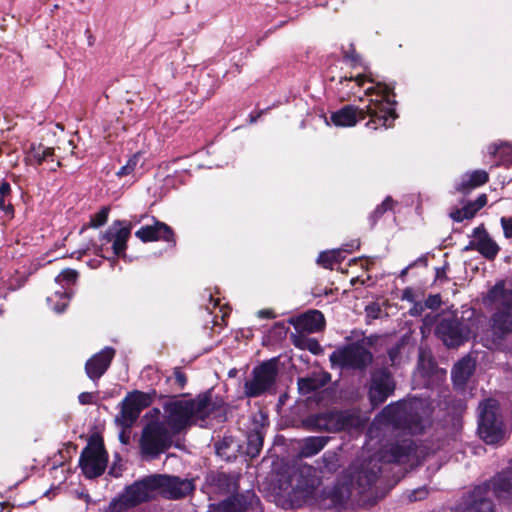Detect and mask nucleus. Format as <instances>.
Instances as JSON below:
<instances>
[{
  "label": "nucleus",
  "instance_id": "obj_1",
  "mask_svg": "<svg viewBox=\"0 0 512 512\" xmlns=\"http://www.w3.org/2000/svg\"><path fill=\"white\" fill-rule=\"evenodd\" d=\"M391 88L387 85L377 83L376 86L369 87L366 95H374L365 109H358L352 105H346L336 112H333L330 121L337 127H352L359 120L366 116L370 120L366 123V127L378 129L379 127L389 128L397 118L394 109V101L391 100Z\"/></svg>",
  "mask_w": 512,
  "mask_h": 512
},
{
  "label": "nucleus",
  "instance_id": "obj_2",
  "mask_svg": "<svg viewBox=\"0 0 512 512\" xmlns=\"http://www.w3.org/2000/svg\"><path fill=\"white\" fill-rule=\"evenodd\" d=\"M219 408L207 394L190 400H173L164 405L163 422L175 435L192 424L204 426L206 419L216 415Z\"/></svg>",
  "mask_w": 512,
  "mask_h": 512
},
{
  "label": "nucleus",
  "instance_id": "obj_3",
  "mask_svg": "<svg viewBox=\"0 0 512 512\" xmlns=\"http://www.w3.org/2000/svg\"><path fill=\"white\" fill-rule=\"evenodd\" d=\"M421 405L418 400L389 404L381 411L380 417L387 424L407 430L411 434H417L424 428L423 414L425 412H419Z\"/></svg>",
  "mask_w": 512,
  "mask_h": 512
},
{
  "label": "nucleus",
  "instance_id": "obj_4",
  "mask_svg": "<svg viewBox=\"0 0 512 512\" xmlns=\"http://www.w3.org/2000/svg\"><path fill=\"white\" fill-rule=\"evenodd\" d=\"M174 434L164 422L151 421L145 425L139 439L141 455L148 460L157 458L171 447Z\"/></svg>",
  "mask_w": 512,
  "mask_h": 512
},
{
  "label": "nucleus",
  "instance_id": "obj_5",
  "mask_svg": "<svg viewBox=\"0 0 512 512\" xmlns=\"http://www.w3.org/2000/svg\"><path fill=\"white\" fill-rule=\"evenodd\" d=\"M478 432L487 444H496L505 437L498 402L487 399L479 405Z\"/></svg>",
  "mask_w": 512,
  "mask_h": 512
},
{
  "label": "nucleus",
  "instance_id": "obj_6",
  "mask_svg": "<svg viewBox=\"0 0 512 512\" xmlns=\"http://www.w3.org/2000/svg\"><path fill=\"white\" fill-rule=\"evenodd\" d=\"M278 360L272 358L252 370V378L244 383V394L248 398L259 397L273 389L278 376Z\"/></svg>",
  "mask_w": 512,
  "mask_h": 512
},
{
  "label": "nucleus",
  "instance_id": "obj_7",
  "mask_svg": "<svg viewBox=\"0 0 512 512\" xmlns=\"http://www.w3.org/2000/svg\"><path fill=\"white\" fill-rule=\"evenodd\" d=\"M329 360L332 367L362 370L372 362V354L363 344L351 343L334 350Z\"/></svg>",
  "mask_w": 512,
  "mask_h": 512
},
{
  "label": "nucleus",
  "instance_id": "obj_8",
  "mask_svg": "<svg viewBox=\"0 0 512 512\" xmlns=\"http://www.w3.org/2000/svg\"><path fill=\"white\" fill-rule=\"evenodd\" d=\"M108 456L103 444L98 440L89 441L80 456V466L87 478H96L106 469Z\"/></svg>",
  "mask_w": 512,
  "mask_h": 512
},
{
  "label": "nucleus",
  "instance_id": "obj_9",
  "mask_svg": "<svg viewBox=\"0 0 512 512\" xmlns=\"http://www.w3.org/2000/svg\"><path fill=\"white\" fill-rule=\"evenodd\" d=\"M122 221L113 222L111 226L102 234L101 244L96 248V254L105 257L108 250L107 245L112 243V251L115 256H124L127 248V241L130 238L131 226H123Z\"/></svg>",
  "mask_w": 512,
  "mask_h": 512
},
{
  "label": "nucleus",
  "instance_id": "obj_10",
  "mask_svg": "<svg viewBox=\"0 0 512 512\" xmlns=\"http://www.w3.org/2000/svg\"><path fill=\"white\" fill-rule=\"evenodd\" d=\"M212 512H262L259 498L251 490L227 497L211 505Z\"/></svg>",
  "mask_w": 512,
  "mask_h": 512
},
{
  "label": "nucleus",
  "instance_id": "obj_11",
  "mask_svg": "<svg viewBox=\"0 0 512 512\" xmlns=\"http://www.w3.org/2000/svg\"><path fill=\"white\" fill-rule=\"evenodd\" d=\"M158 494L167 499H180L188 496L195 489L194 481L177 476L155 475Z\"/></svg>",
  "mask_w": 512,
  "mask_h": 512
},
{
  "label": "nucleus",
  "instance_id": "obj_12",
  "mask_svg": "<svg viewBox=\"0 0 512 512\" xmlns=\"http://www.w3.org/2000/svg\"><path fill=\"white\" fill-rule=\"evenodd\" d=\"M158 495L156 476H149L134 482L122 493L124 503L134 507Z\"/></svg>",
  "mask_w": 512,
  "mask_h": 512
},
{
  "label": "nucleus",
  "instance_id": "obj_13",
  "mask_svg": "<svg viewBox=\"0 0 512 512\" xmlns=\"http://www.w3.org/2000/svg\"><path fill=\"white\" fill-rule=\"evenodd\" d=\"M151 403L150 397L140 391L129 393L121 403V412L117 420L122 426L131 427L143 409Z\"/></svg>",
  "mask_w": 512,
  "mask_h": 512
},
{
  "label": "nucleus",
  "instance_id": "obj_14",
  "mask_svg": "<svg viewBox=\"0 0 512 512\" xmlns=\"http://www.w3.org/2000/svg\"><path fill=\"white\" fill-rule=\"evenodd\" d=\"M395 389L392 375L386 369H379L372 373L369 385V399L373 406H378L391 396Z\"/></svg>",
  "mask_w": 512,
  "mask_h": 512
},
{
  "label": "nucleus",
  "instance_id": "obj_15",
  "mask_svg": "<svg viewBox=\"0 0 512 512\" xmlns=\"http://www.w3.org/2000/svg\"><path fill=\"white\" fill-rule=\"evenodd\" d=\"M437 334L448 347H458L469 339L470 329L458 319H443L437 326Z\"/></svg>",
  "mask_w": 512,
  "mask_h": 512
},
{
  "label": "nucleus",
  "instance_id": "obj_16",
  "mask_svg": "<svg viewBox=\"0 0 512 512\" xmlns=\"http://www.w3.org/2000/svg\"><path fill=\"white\" fill-rule=\"evenodd\" d=\"M77 277L76 270L65 269L55 278V281L64 289L63 291H56L53 296L47 298L48 304L56 313L63 312L68 306L72 292L66 287L74 284Z\"/></svg>",
  "mask_w": 512,
  "mask_h": 512
},
{
  "label": "nucleus",
  "instance_id": "obj_17",
  "mask_svg": "<svg viewBox=\"0 0 512 512\" xmlns=\"http://www.w3.org/2000/svg\"><path fill=\"white\" fill-rule=\"evenodd\" d=\"M474 249L488 260H493L498 252V244L490 237L483 225L476 227L472 233V240L465 247V250Z\"/></svg>",
  "mask_w": 512,
  "mask_h": 512
},
{
  "label": "nucleus",
  "instance_id": "obj_18",
  "mask_svg": "<svg viewBox=\"0 0 512 512\" xmlns=\"http://www.w3.org/2000/svg\"><path fill=\"white\" fill-rule=\"evenodd\" d=\"M484 304L494 312L512 309V289L504 281L497 282L483 298Z\"/></svg>",
  "mask_w": 512,
  "mask_h": 512
},
{
  "label": "nucleus",
  "instance_id": "obj_19",
  "mask_svg": "<svg viewBox=\"0 0 512 512\" xmlns=\"http://www.w3.org/2000/svg\"><path fill=\"white\" fill-rule=\"evenodd\" d=\"M135 236L143 242L163 240L171 246L176 245L172 228L161 221H155L153 225L142 226L135 232Z\"/></svg>",
  "mask_w": 512,
  "mask_h": 512
},
{
  "label": "nucleus",
  "instance_id": "obj_20",
  "mask_svg": "<svg viewBox=\"0 0 512 512\" xmlns=\"http://www.w3.org/2000/svg\"><path fill=\"white\" fill-rule=\"evenodd\" d=\"M114 356L115 350L112 347H105L93 355L85 364L87 376L94 382L98 381L109 368Z\"/></svg>",
  "mask_w": 512,
  "mask_h": 512
},
{
  "label": "nucleus",
  "instance_id": "obj_21",
  "mask_svg": "<svg viewBox=\"0 0 512 512\" xmlns=\"http://www.w3.org/2000/svg\"><path fill=\"white\" fill-rule=\"evenodd\" d=\"M359 425V417L350 411L328 412V432L349 430Z\"/></svg>",
  "mask_w": 512,
  "mask_h": 512
},
{
  "label": "nucleus",
  "instance_id": "obj_22",
  "mask_svg": "<svg viewBox=\"0 0 512 512\" xmlns=\"http://www.w3.org/2000/svg\"><path fill=\"white\" fill-rule=\"evenodd\" d=\"M490 486L498 499L512 501V466L497 474Z\"/></svg>",
  "mask_w": 512,
  "mask_h": 512
},
{
  "label": "nucleus",
  "instance_id": "obj_23",
  "mask_svg": "<svg viewBox=\"0 0 512 512\" xmlns=\"http://www.w3.org/2000/svg\"><path fill=\"white\" fill-rule=\"evenodd\" d=\"M207 481L220 493L235 492L239 488V477L235 474H227L224 472L211 473Z\"/></svg>",
  "mask_w": 512,
  "mask_h": 512
},
{
  "label": "nucleus",
  "instance_id": "obj_24",
  "mask_svg": "<svg viewBox=\"0 0 512 512\" xmlns=\"http://www.w3.org/2000/svg\"><path fill=\"white\" fill-rule=\"evenodd\" d=\"M475 366V361L469 356L463 357L461 360H459L452 370V379L454 385L458 387L464 386L472 376L475 370Z\"/></svg>",
  "mask_w": 512,
  "mask_h": 512
},
{
  "label": "nucleus",
  "instance_id": "obj_25",
  "mask_svg": "<svg viewBox=\"0 0 512 512\" xmlns=\"http://www.w3.org/2000/svg\"><path fill=\"white\" fill-rule=\"evenodd\" d=\"M490 322L494 334L498 337L512 333V309L494 312Z\"/></svg>",
  "mask_w": 512,
  "mask_h": 512
},
{
  "label": "nucleus",
  "instance_id": "obj_26",
  "mask_svg": "<svg viewBox=\"0 0 512 512\" xmlns=\"http://www.w3.org/2000/svg\"><path fill=\"white\" fill-rule=\"evenodd\" d=\"M488 181V174L484 170H475L464 174L455 185V189L461 193H467L472 189L485 184Z\"/></svg>",
  "mask_w": 512,
  "mask_h": 512
},
{
  "label": "nucleus",
  "instance_id": "obj_27",
  "mask_svg": "<svg viewBox=\"0 0 512 512\" xmlns=\"http://www.w3.org/2000/svg\"><path fill=\"white\" fill-rule=\"evenodd\" d=\"M328 436H310L302 439L299 446V455L309 458L318 454L328 444Z\"/></svg>",
  "mask_w": 512,
  "mask_h": 512
},
{
  "label": "nucleus",
  "instance_id": "obj_28",
  "mask_svg": "<svg viewBox=\"0 0 512 512\" xmlns=\"http://www.w3.org/2000/svg\"><path fill=\"white\" fill-rule=\"evenodd\" d=\"M325 325L323 314L318 310L309 311L297 320V327L309 333L319 332Z\"/></svg>",
  "mask_w": 512,
  "mask_h": 512
},
{
  "label": "nucleus",
  "instance_id": "obj_29",
  "mask_svg": "<svg viewBox=\"0 0 512 512\" xmlns=\"http://www.w3.org/2000/svg\"><path fill=\"white\" fill-rule=\"evenodd\" d=\"M54 149L43 146L42 144H32L27 154V159L30 163L40 165L44 161H53Z\"/></svg>",
  "mask_w": 512,
  "mask_h": 512
},
{
  "label": "nucleus",
  "instance_id": "obj_30",
  "mask_svg": "<svg viewBox=\"0 0 512 512\" xmlns=\"http://www.w3.org/2000/svg\"><path fill=\"white\" fill-rule=\"evenodd\" d=\"M411 442H403L402 444H395L390 447L389 461L402 463L405 462L407 457L413 452Z\"/></svg>",
  "mask_w": 512,
  "mask_h": 512
},
{
  "label": "nucleus",
  "instance_id": "obj_31",
  "mask_svg": "<svg viewBox=\"0 0 512 512\" xmlns=\"http://www.w3.org/2000/svg\"><path fill=\"white\" fill-rule=\"evenodd\" d=\"M326 384L325 380L318 377H306L298 379V390L301 394L307 395L314 392Z\"/></svg>",
  "mask_w": 512,
  "mask_h": 512
},
{
  "label": "nucleus",
  "instance_id": "obj_32",
  "mask_svg": "<svg viewBox=\"0 0 512 512\" xmlns=\"http://www.w3.org/2000/svg\"><path fill=\"white\" fill-rule=\"evenodd\" d=\"M380 473V468L376 464L370 470L363 469L357 476L358 485L365 490L376 483Z\"/></svg>",
  "mask_w": 512,
  "mask_h": 512
},
{
  "label": "nucleus",
  "instance_id": "obj_33",
  "mask_svg": "<svg viewBox=\"0 0 512 512\" xmlns=\"http://www.w3.org/2000/svg\"><path fill=\"white\" fill-rule=\"evenodd\" d=\"M305 423L311 430L328 432V412L311 415Z\"/></svg>",
  "mask_w": 512,
  "mask_h": 512
},
{
  "label": "nucleus",
  "instance_id": "obj_34",
  "mask_svg": "<svg viewBox=\"0 0 512 512\" xmlns=\"http://www.w3.org/2000/svg\"><path fill=\"white\" fill-rule=\"evenodd\" d=\"M263 446V436L260 432H252L247 438V454L255 457L259 454Z\"/></svg>",
  "mask_w": 512,
  "mask_h": 512
},
{
  "label": "nucleus",
  "instance_id": "obj_35",
  "mask_svg": "<svg viewBox=\"0 0 512 512\" xmlns=\"http://www.w3.org/2000/svg\"><path fill=\"white\" fill-rule=\"evenodd\" d=\"M341 252L342 250H331L322 252L319 254L317 262L324 268H332L334 263L340 262Z\"/></svg>",
  "mask_w": 512,
  "mask_h": 512
},
{
  "label": "nucleus",
  "instance_id": "obj_36",
  "mask_svg": "<svg viewBox=\"0 0 512 512\" xmlns=\"http://www.w3.org/2000/svg\"><path fill=\"white\" fill-rule=\"evenodd\" d=\"M322 469L334 472L339 467V454L336 451H326L322 456Z\"/></svg>",
  "mask_w": 512,
  "mask_h": 512
},
{
  "label": "nucleus",
  "instance_id": "obj_37",
  "mask_svg": "<svg viewBox=\"0 0 512 512\" xmlns=\"http://www.w3.org/2000/svg\"><path fill=\"white\" fill-rule=\"evenodd\" d=\"M476 213V209L472 203L469 202L463 208L452 211L450 217L456 222H462L465 219H472Z\"/></svg>",
  "mask_w": 512,
  "mask_h": 512
},
{
  "label": "nucleus",
  "instance_id": "obj_38",
  "mask_svg": "<svg viewBox=\"0 0 512 512\" xmlns=\"http://www.w3.org/2000/svg\"><path fill=\"white\" fill-rule=\"evenodd\" d=\"M464 512H494L493 503L486 498H475Z\"/></svg>",
  "mask_w": 512,
  "mask_h": 512
},
{
  "label": "nucleus",
  "instance_id": "obj_39",
  "mask_svg": "<svg viewBox=\"0 0 512 512\" xmlns=\"http://www.w3.org/2000/svg\"><path fill=\"white\" fill-rule=\"evenodd\" d=\"M394 201L393 199L388 196L385 198V200L378 205L375 210L371 213L369 220L371 222V226H374L378 219L388 210H391L393 208Z\"/></svg>",
  "mask_w": 512,
  "mask_h": 512
},
{
  "label": "nucleus",
  "instance_id": "obj_40",
  "mask_svg": "<svg viewBox=\"0 0 512 512\" xmlns=\"http://www.w3.org/2000/svg\"><path fill=\"white\" fill-rule=\"evenodd\" d=\"M109 211L110 209L108 207H103L99 212L94 214L91 217L90 226L97 228L104 225L108 220Z\"/></svg>",
  "mask_w": 512,
  "mask_h": 512
},
{
  "label": "nucleus",
  "instance_id": "obj_41",
  "mask_svg": "<svg viewBox=\"0 0 512 512\" xmlns=\"http://www.w3.org/2000/svg\"><path fill=\"white\" fill-rule=\"evenodd\" d=\"M138 161H139L138 155H134L133 157H131L127 161L126 165L121 167L120 170L116 173L117 176L122 177V176H126V175H129L130 173H132L134 171L135 167L137 166Z\"/></svg>",
  "mask_w": 512,
  "mask_h": 512
},
{
  "label": "nucleus",
  "instance_id": "obj_42",
  "mask_svg": "<svg viewBox=\"0 0 512 512\" xmlns=\"http://www.w3.org/2000/svg\"><path fill=\"white\" fill-rule=\"evenodd\" d=\"M132 506L124 503L123 498L120 496L119 499H116L111 502L108 512H129V508Z\"/></svg>",
  "mask_w": 512,
  "mask_h": 512
},
{
  "label": "nucleus",
  "instance_id": "obj_43",
  "mask_svg": "<svg viewBox=\"0 0 512 512\" xmlns=\"http://www.w3.org/2000/svg\"><path fill=\"white\" fill-rule=\"evenodd\" d=\"M343 81H355V83L358 87L363 86V84L366 81L374 82V80L372 78H370V75H367V74H357L356 76H350V77L345 76L344 78H341V80H340L341 83Z\"/></svg>",
  "mask_w": 512,
  "mask_h": 512
},
{
  "label": "nucleus",
  "instance_id": "obj_44",
  "mask_svg": "<svg viewBox=\"0 0 512 512\" xmlns=\"http://www.w3.org/2000/svg\"><path fill=\"white\" fill-rule=\"evenodd\" d=\"M424 306L428 309H438L441 305V297L439 294L430 295L425 301Z\"/></svg>",
  "mask_w": 512,
  "mask_h": 512
},
{
  "label": "nucleus",
  "instance_id": "obj_45",
  "mask_svg": "<svg viewBox=\"0 0 512 512\" xmlns=\"http://www.w3.org/2000/svg\"><path fill=\"white\" fill-rule=\"evenodd\" d=\"M348 490L345 489V492H343L342 490L339 492V495H338V492L335 490L332 492V502H333V505L334 506H339V505H342L345 500L348 498Z\"/></svg>",
  "mask_w": 512,
  "mask_h": 512
},
{
  "label": "nucleus",
  "instance_id": "obj_46",
  "mask_svg": "<svg viewBox=\"0 0 512 512\" xmlns=\"http://www.w3.org/2000/svg\"><path fill=\"white\" fill-rule=\"evenodd\" d=\"M501 226L503 228V232L506 238H512V217L506 218L502 217Z\"/></svg>",
  "mask_w": 512,
  "mask_h": 512
},
{
  "label": "nucleus",
  "instance_id": "obj_47",
  "mask_svg": "<svg viewBox=\"0 0 512 512\" xmlns=\"http://www.w3.org/2000/svg\"><path fill=\"white\" fill-rule=\"evenodd\" d=\"M427 494L428 491L426 490V488H419L410 493L409 499L410 501H419L426 498Z\"/></svg>",
  "mask_w": 512,
  "mask_h": 512
},
{
  "label": "nucleus",
  "instance_id": "obj_48",
  "mask_svg": "<svg viewBox=\"0 0 512 512\" xmlns=\"http://www.w3.org/2000/svg\"><path fill=\"white\" fill-rule=\"evenodd\" d=\"M0 210L4 211L7 215H13V206L10 201L6 200V197L0 196Z\"/></svg>",
  "mask_w": 512,
  "mask_h": 512
},
{
  "label": "nucleus",
  "instance_id": "obj_49",
  "mask_svg": "<svg viewBox=\"0 0 512 512\" xmlns=\"http://www.w3.org/2000/svg\"><path fill=\"white\" fill-rule=\"evenodd\" d=\"M95 395L91 392H82L78 396V400L82 405L94 403Z\"/></svg>",
  "mask_w": 512,
  "mask_h": 512
},
{
  "label": "nucleus",
  "instance_id": "obj_50",
  "mask_svg": "<svg viewBox=\"0 0 512 512\" xmlns=\"http://www.w3.org/2000/svg\"><path fill=\"white\" fill-rule=\"evenodd\" d=\"M471 203L474 206V208L476 209V211L478 212L482 207H484L486 205L487 196L485 194H481L480 196H478V198L474 202H471Z\"/></svg>",
  "mask_w": 512,
  "mask_h": 512
},
{
  "label": "nucleus",
  "instance_id": "obj_51",
  "mask_svg": "<svg viewBox=\"0 0 512 512\" xmlns=\"http://www.w3.org/2000/svg\"><path fill=\"white\" fill-rule=\"evenodd\" d=\"M426 307L421 302H416L413 307L410 309V314L413 316L421 315Z\"/></svg>",
  "mask_w": 512,
  "mask_h": 512
},
{
  "label": "nucleus",
  "instance_id": "obj_52",
  "mask_svg": "<svg viewBox=\"0 0 512 512\" xmlns=\"http://www.w3.org/2000/svg\"><path fill=\"white\" fill-rule=\"evenodd\" d=\"M345 57H346V59L351 61L352 66H357V65L362 66V64L360 63V57H359V55L356 54L355 51H353L350 54H347Z\"/></svg>",
  "mask_w": 512,
  "mask_h": 512
},
{
  "label": "nucleus",
  "instance_id": "obj_53",
  "mask_svg": "<svg viewBox=\"0 0 512 512\" xmlns=\"http://www.w3.org/2000/svg\"><path fill=\"white\" fill-rule=\"evenodd\" d=\"M11 192V187L8 182H2L0 185V196L7 197Z\"/></svg>",
  "mask_w": 512,
  "mask_h": 512
},
{
  "label": "nucleus",
  "instance_id": "obj_54",
  "mask_svg": "<svg viewBox=\"0 0 512 512\" xmlns=\"http://www.w3.org/2000/svg\"><path fill=\"white\" fill-rule=\"evenodd\" d=\"M398 355H399L398 347H393L388 351V356H389V359H390L392 365L396 364Z\"/></svg>",
  "mask_w": 512,
  "mask_h": 512
},
{
  "label": "nucleus",
  "instance_id": "obj_55",
  "mask_svg": "<svg viewBox=\"0 0 512 512\" xmlns=\"http://www.w3.org/2000/svg\"><path fill=\"white\" fill-rule=\"evenodd\" d=\"M174 375H175V379H176L177 383H178L181 387H183V386L185 385V383H186V377H185V375H184L181 371H179V370H176V371L174 372Z\"/></svg>",
  "mask_w": 512,
  "mask_h": 512
},
{
  "label": "nucleus",
  "instance_id": "obj_56",
  "mask_svg": "<svg viewBox=\"0 0 512 512\" xmlns=\"http://www.w3.org/2000/svg\"><path fill=\"white\" fill-rule=\"evenodd\" d=\"M308 349L313 352V353H316L317 350L319 349V344L316 340H309L308 341Z\"/></svg>",
  "mask_w": 512,
  "mask_h": 512
},
{
  "label": "nucleus",
  "instance_id": "obj_57",
  "mask_svg": "<svg viewBox=\"0 0 512 512\" xmlns=\"http://www.w3.org/2000/svg\"><path fill=\"white\" fill-rule=\"evenodd\" d=\"M258 317L260 318H272L274 317L273 312L271 310H260L258 312Z\"/></svg>",
  "mask_w": 512,
  "mask_h": 512
},
{
  "label": "nucleus",
  "instance_id": "obj_58",
  "mask_svg": "<svg viewBox=\"0 0 512 512\" xmlns=\"http://www.w3.org/2000/svg\"><path fill=\"white\" fill-rule=\"evenodd\" d=\"M420 262H421V263H423L424 265H426V264H427V262H426V259H425V258H419L417 261H415L414 263H411L409 266H407V267L402 271V273H401V274H402V275H405V274L407 273V271H408L411 267H413L415 264L420 263Z\"/></svg>",
  "mask_w": 512,
  "mask_h": 512
},
{
  "label": "nucleus",
  "instance_id": "obj_59",
  "mask_svg": "<svg viewBox=\"0 0 512 512\" xmlns=\"http://www.w3.org/2000/svg\"><path fill=\"white\" fill-rule=\"evenodd\" d=\"M87 264L90 268L96 269L100 266L101 260L100 259H92V260L88 261Z\"/></svg>",
  "mask_w": 512,
  "mask_h": 512
},
{
  "label": "nucleus",
  "instance_id": "obj_60",
  "mask_svg": "<svg viewBox=\"0 0 512 512\" xmlns=\"http://www.w3.org/2000/svg\"><path fill=\"white\" fill-rule=\"evenodd\" d=\"M263 111H260L258 113H256L255 115L254 114H250V123H255L257 121V119L262 115Z\"/></svg>",
  "mask_w": 512,
  "mask_h": 512
},
{
  "label": "nucleus",
  "instance_id": "obj_61",
  "mask_svg": "<svg viewBox=\"0 0 512 512\" xmlns=\"http://www.w3.org/2000/svg\"><path fill=\"white\" fill-rule=\"evenodd\" d=\"M0 512H11L9 505L0 503Z\"/></svg>",
  "mask_w": 512,
  "mask_h": 512
},
{
  "label": "nucleus",
  "instance_id": "obj_62",
  "mask_svg": "<svg viewBox=\"0 0 512 512\" xmlns=\"http://www.w3.org/2000/svg\"><path fill=\"white\" fill-rule=\"evenodd\" d=\"M217 454L222 455L221 449H222V443H216L215 444Z\"/></svg>",
  "mask_w": 512,
  "mask_h": 512
},
{
  "label": "nucleus",
  "instance_id": "obj_63",
  "mask_svg": "<svg viewBox=\"0 0 512 512\" xmlns=\"http://www.w3.org/2000/svg\"><path fill=\"white\" fill-rule=\"evenodd\" d=\"M84 253V251H77L72 254V257H76L79 259Z\"/></svg>",
  "mask_w": 512,
  "mask_h": 512
},
{
  "label": "nucleus",
  "instance_id": "obj_64",
  "mask_svg": "<svg viewBox=\"0 0 512 512\" xmlns=\"http://www.w3.org/2000/svg\"><path fill=\"white\" fill-rule=\"evenodd\" d=\"M410 293L411 292L409 290H405L404 291V299L411 300Z\"/></svg>",
  "mask_w": 512,
  "mask_h": 512
}]
</instances>
